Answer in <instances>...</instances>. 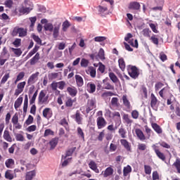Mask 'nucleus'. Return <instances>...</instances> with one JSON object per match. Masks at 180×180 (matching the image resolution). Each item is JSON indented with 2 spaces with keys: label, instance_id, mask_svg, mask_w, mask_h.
<instances>
[{
  "label": "nucleus",
  "instance_id": "52",
  "mask_svg": "<svg viewBox=\"0 0 180 180\" xmlns=\"http://www.w3.org/2000/svg\"><path fill=\"white\" fill-rule=\"evenodd\" d=\"M98 56L99 58L102 60H105V51L103 50V49H100Z\"/></svg>",
  "mask_w": 180,
  "mask_h": 180
},
{
  "label": "nucleus",
  "instance_id": "40",
  "mask_svg": "<svg viewBox=\"0 0 180 180\" xmlns=\"http://www.w3.org/2000/svg\"><path fill=\"white\" fill-rule=\"evenodd\" d=\"M109 77H110V79H111V81L112 82H114V84H116V82H117L119 81L117 76H116V75H115V73H113V72H110Z\"/></svg>",
  "mask_w": 180,
  "mask_h": 180
},
{
  "label": "nucleus",
  "instance_id": "33",
  "mask_svg": "<svg viewBox=\"0 0 180 180\" xmlns=\"http://www.w3.org/2000/svg\"><path fill=\"white\" fill-rule=\"evenodd\" d=\"M5 178L6 179H13V178H15V175L12 173V171L11 170H7L5 173Z\"/></svg>",
  "mask_w": 180,
  "mask_h": 180
},
{
  "label": "nucleus",
  "instance_id": "49",
  "mask_svg": "<svg viewBox=\"0 0 180 180\" xmlns=\"http://www.w3.org/2000/svg\"><path fill=\"white\" fill-rule=\"evenodd\" d=\"M11 50L15 56L18 57H20V56H22V50L20 49H15V48H11Z\"/></svg>",
  "mask_w": 180,
  "mask_h": 180
},
{
  "label": "nucleus",
  "instance_id": "43",
  "mask_svg": "<svg viewBox=\"0 0 180 180\" xmlns=\"http://www.w3.org/2000/svg\"><path fill=\"white\" fill-rule=\"evenodd\" d=\"M81 67H83L84 68H86L89 65V60L86 58H82L80 62Z\"/></svg>",
  "mask_w": 180,
  "mask_h": 180
},
{
  "label": "nucleus",
  "instance_id": "41",
  "mask_svg": "<svg viewBox=\"0 0 180 180\" xmlns=\"http://www.w3.org/2000/svg\"><path fill=\"white\" fill-rule=\"evenodd\" d=\"M112 117L118 122V123H120L122 122V117H120V112H114L112 113Z\"/></svg>",
  "mask_w": 180,
  "mask_h": 180
},
{
  "label": "nucleus",
  "instance_id": "61",
  "mask_svg": "<svg viewBox=\"0 0 180 180\" xmlns=\"http://www.w3.org/2000/svg\"><path fill=\"white\" fill-rule=\"evenodd\" d=\"M33 123V116L29 115L27 120L25 121V124L29 126V124H32Z\"/></svg>",
  "mask_w": 180,
  "mask_h": 180
},
{
  "label": "nucleus",
  "instance_id": "39",
  "mask_svg": "<svg viewBox=\"0 0 180 180\" xmlns=\"http://www.w3.org/2000/svg\"><path fill=\"white\" fill-rule=\"evenodd\" d=\"M130 172H131V167L130 165H127V167H124V169H123L124 176H127V175H129Z\"/></svg>",
  "mask_w": 180,
  "mask_h": 180
},
{
  "label": "nucleus",
  "instance_id": "21",
  "mask_svg": "<svg viewBox=\"0 0 180 180\" xmlns=\"http://www.w3.org/2000/svg\"><path fill=\"white\" fill-rule=\"evenodd\" d=\"M39 60H40V53H37L35 56L32 59H30V65H34V64H37Z\"/></svg>",
  "mask_w": 180,
  "mask_h": 180
},
{
  "label": "nucleus",
  "instance_id": "2",
  "mask_svg": "<svg viewBox=\"0 0 180 180\" xmlns=\"http://www.w3.org/2000/svg\"><path fill=\"white\" fill-rule=\"evenodd\" d=\"M33 10V4L30 1H25V6L20 8V13H29L30 11Z\"/></svg>",
  "mask_w": 180,
  "mask_h": 180
},
{
  "label": "nucleus",
  "instance_id": "20",
  "mask_svg": "<svg viewBox=\"0 0 180 180\" xmlns=\"http://www.w3.org/2000/svg\"><path fill=\"white\" fill-rule=\"evenodd\" d=\"M22 102H23V97L20 96L18 98H17V100L15 101V103H14V108L16 110H18V109L20 108Z\"/></svg>",
  "mask_w": 180,
  "mask_h": 180
},
{
  "label": "nucleus",
  "instance_id": "60",
  "mask_svg": "<svg viewBox=\"0 0 180 180\" xmlns=\"http://www.w3.org/2000/svg\"><path fill=\"white\" fill-rule=\"evenodd\" d=\"M174 105H176V111L175 113L177 116L180 117V108H179V103H174Z\"/></svg>",
  "mask_w": 180,
  "mask_h": 180
},
{
  "label": "nucleus",
  "instance_id": "46",
  "mask_svg": "<svg viewBox=\"0 0 180 180\" xmlns=\"http://www.w3.org/2000/svg\"><path fill=\"white\" fill-rule=\"evenodd\" d=\"M129 44H130L131 46H132V47H135L136 49H137L139 47V41H137V39L135 40H129L128 41Z\"/></svg>",
  "mask_w": 180,
  "mask_h": 180
},
{
  "label": "nucleus",
  "instance_id": "28",
  "mask_svg": "<svg viewBox=\"0 0 180 180\" xmlns=\"http://www.w3.org/2000/svg\"><path fill=\"white\" fill-rule=\"evenodd\" d=\"M141 34H143L144 37H148L150 39L151 37V30L148 28H145L141 31Z\"/></svg>",
  "mask_w": 180,
  "mask_h": 180
},
{
  "label": "nucleus",
  "instance_id": "64",
  "mask_svg": "<svg viewBox=\"0 0 180 180\" xmlns=\"http://www.w3.org/2000/svg\"><path fill=\"white\" fill-rule=\"evenodd\" d=\"M139 111L136 110L131 112V117H133V119H139Z\"/></svg>",
  "mask_w": 180,
  "mask_h": 180
},
{
  "label": "nucleus",
  "instance_id": "11",
  "mask_svg": "<svg viewBox=\"0 0 180 180\" xmlns=\"http://www.w3.org/2000/svg\"><path fill=\"white\" fill-rule=\"evenodd\" d=\"M61 27V22L56 23L53 29V37L57 39L60 34V28Z\"/></svg>",
  "mask_w": 180,
  "mask_h": 180
},
{
  "label": "nucleus",
  "instance_id": "54",
  "mask_svg": "<svg viewBox=\"0 0 180 180\" xmlns=\"http://www.w3.org/2000/svg\"><path fill=\"white\" fill-rule=\"evenodd\" d=\"M15 140H17V141H25V137H23V135L21 134H16Z\"/></svg>",
  "mask_w": 180,
  "mask_h": 180
},
{
  "label": "nucleus",
  "instance_id": "8",
  "mask_svg": "<svg viewBox=\"0 0 180 180\" xmlns=\"http://www.w3.org/2000/svg\"><path fill=\"white\" fill-rule=\"evenodd\" d=\"M98 11L101 16H106V15H109V10L108 9V6L102 5V3L101 6H98Z\"/></svg>",
  "mask_w": 180,
  "mask_h": 180
},
{
  "label": "nucleus",
  "instance_id": "48",
  "mask_svg": "<svg viewBox=\"0 0 180 180\" xmlns=\"http://www.w3.org/2000/svg\"><path fill=\"white\" fill-rule=\"evenodd\" d=\"M48 78L49 79H51V80L56 79V78H58V73L57 72L49 73L48 75Z\"/></svg>",
  "mask_w": 180,
  "mask_h": 180
},
{
  "label": "nucleus",
  "instance_id": "59",
  "mask_svg": "<svg viewBox=\"0 0 180 180\" xmlns=\"http://www.w3.org/2000/svg\"><path fill=\"white\" fill-rule=\"evenodd\" d=\"M149 26L154 33H158V30H157V25L155 24L149 23Z\"/></svg>",
  "mask_w": 180,
  "mask_h": 180
},
{
  "label": "nucleus",
  "instance_id": "29",
  "mask_svg": "<svg viewBox=\"0 0 180 180\" xmlns=\"http://www.w3.org/2000/svg\"><path fill=\"white\" fill-rule=\"evenodd\" d=\"M152 127L158 134H161L162 133V129H161V127L157 124V123L152 124Z\"/></svg>",
  "mask_w": 180,
  "mask_h": 180
},
{
  "label": "nucleus",
  "instance_id": "50",
  "mask_svg": "<svg viewBox=\"0 0 180 180\" xmlns=\"http://www.w3.org/2000/svg\"><path fill=\"white\" fill-rule=\"evenodd\" d=\"M6 8H12L13 6V0H6L4 2Z\"/></svg>",
  "mask_w": 180,
  "mask_h": 180
},
{
  "label": "nucleus",
  "instance_id": "4",
  "mask_svg": "<svg viewBox=\"0 0 180 180\" xmlns=\"http://www.w3.org/2000/svg\"><path fill=\"white\" fill-rule=\"evenodd\" d=\"M96 108V100L95 98H91L88 101L86 112L89 113L91 110H93Z\"/></svg>",
  "mask_w": 180,
  "mask_h": 180
},
{
  "label": "nucleus",
  "instance_id": "63",
  "mask_svg": "<svg viewBox=\"0 0 180 180\" xmlns=\"http://www.w3.org/2000/svg\"><path fill=\"white\" fill-rule=\"evenodd\" d=\"M72 103H74V101L71 98H68L66 102H65V105L68 108H71L72 106Z\"/></svg>",
  "mask_w": 180,
  "mask_h": 180
},
{
  "label": "nucleus",
  "instance_id": "6",
  "mask_svg": "<svg viewBox=\"0 0 180 180\" xmlns=\"http://www.w3.org/2000/svg\"><path fill=\"white\" fill-rule=\"evenodd\" d=\"M26 86V82H21L17 84V89L15 90L14 95L15 96H19Z\"/></svg>",
  "mask_w": 180,
  "mask_h": 180
},
{
  "label": "nucleus",
  "instance_id": "22",
  "mask_svg": "<svg viewBox=\"0 0 180 180\" xmlns=\"http://www.w3.org/2000/svg\"><path fill=\"white\" fill-rule=\"evenodd\" d=\"M129 8L139 11V9H140V3L136 1L131 2L129 4Z\"/></svg>",
  "mask_w": 180,
  "mask_h": 180
},
{
  "label": "nucleus",
  "instance_id": "15",
  "mask_svg": "<svg viewBox=\"0 0 180 180\" xmlns=\"http://www.w3.org/2000/svg\"><path fill=\"white\" fill-rule=\"evenodd\" d=\"M67 92L69 94L70 96H77L78 94V90L75 86H69L67 88Z\"/></svg>",
  "mask_w": 180,
  "mask_h": 180
},
{
  "label": "nucleus",
  "instance_id": "19",
  "mask_svg": "<svg viewBox=\"0 0 180 180\" xmlns=\"http://www.w3.org/2000/svg\"><path fill=\"white\" fill-rule=\"evenodd\" d=\"M77 148H71L69 149L67 152L66 154L62 155V160H65L66 158H68V157H71L72 155V153L75 151Z\"/></svg>",
  "mask_w": 180,
  "mask_h": 180
},
{
  "label": "nucleus",
  "instance_id": "34",
  "mask_svg": "<svg viewBox=\"0 0 180 180\" xmlns=\"http://www.w3.org/2000/svg\"><path fill=\"white\" fill-rule=\"evenodd\" d=\"M23 78H25V72H20L17 75L16 79L15 80L14 83L18 84V82H19V81H22V79H23Z\"/></svg>",
  "mask_w": 180,
  "mask_h": 180
},
{
  "label": "nucleus",
  "instance_id": "10",
  "mask_svg": "<svg viewBox=\"0 0 180 180\" xmlns=\"http://www.w3.org/2000/svg\"><path fill=\"white\" fill-rule=\"evenodd\" d=\"M47 99H49V96H46L44 90H41L39 94V103L43 105V103H46V102H47Z\"/></svg>",
  "mask_w": 180,
  "mask_h": 180
},
{
  "label": "nucleus",
  "instance_id": "37",
  "mask_svg": "<svg viewBox=\"0 0 180 180\" xmlns=\"http://www.w3.org/2000/svg\"><path fill=\"white\" fill-rule=\"evenodd\" d=\"M5 165L7 168H12L15 165V160H13V159H8L6 160Z\"/></svg>",
  "mask_w": 180,
  "mask_h": 180
},
{
  "label": "nucleus",
  "instance_id": "47",
  "mask_svg": "<svg viewBox=\"0 0 180 180\" xmlns=\"http://www.w3.org/2000/svg\"><path fill=\"white\" fill-rule=\"evenodd\" d=\"M68 27H70V22L68 20L63 22L62 25L63 32H65L66 30H68Z\"/></svg>",
  "mask_w": 180,
  "mask_h": 180
},
{
  "label": "nucleus",
  "instance_id": "45",
  "mask_svg": "<svg viewBox=\"0 0 180 180\" xmlns=\"http://www.w3.org/2000/svg\"><path fill=\"white\" fill-rule=\"evenodd\" d=\"M53 28H54V26H53V24H51V22H48L44 25L45 30L48 32H53Z\"/></svg>",
  "mask_w": 180,
  "mask_h": 180
},
{
  "label": "nucleus",
  "instance_id": "30",
  "mask_svg": "<svg viewBox=\"0 0 180 180\" xmlns=\"http://www.w3.org/2000/svg\"><path fill=\"white\" fill-rule=\"evenodd\" d=\"M120 143H121L122 146H123L127 151H130V144H129V141H127V140L121 139Z\"/></svg>",
  "mask_w": 180,
  "mask_h": 180
},
{
  "label": "nucleus",
  "instance_id": "9",
  "mask_svg": "<svg viewBox=\"0 0 180 180\" xmlns=\"http://www.w3.org/2000/svg\"><path fill=\"white\" fill-rule=\"evenodd\" d=\"M39 75H40V72H37L35 73H33L31 76H30L27 80L28 85H33V84H34L36 81H37Z\"/></svg>",
  "mask_w": 180,
  "mask_h": 180
},
{
  "label": "nucleus",
  "instance_id": "55",
  "mask_svg": "<svg viewBox=\"0 0 180 180\" xmlns=\"http://www.w3.org/2000/svg\"><path fill=\"white\" fill-rule=\"evenodd\" d=\"M105 65L102 64L101 62L98 63V71L101 72V74H103L105 72Z\"/></svg>",
  "mask_w": 180,
  "mask_h": 180
},
{
  "label": "nucleus",
  "instance_id": "31",
  "mask_svg": "<svg viewBox=\"0 0 180 180\" xmlns=\"http://www.w3.org/2000/svg\"><path fill=\"white\" fill-rule=\"evenodd\" d=\"M122 102L124 105L127 108V109H130V101H129V99H127V96H122Z\"/></svg>",
  "mask_w": 180,
  "mask_h": 180
},
{
  "label": "nucleus",
  "instance_id": "51",
  "mask_svg": "<svg viewBox=\"0 0 180 180\" xmlns=\"http://www.w3.org/2000/svg\"><path fill=\"white\" fill-rule=\"evenodd\" d=\"M106 39V37H94V41H96L97 43H102L103 41H105Z\"/></svg>",
  "mask_w": 180,
  "mask_h": 180
},
{
  "label": "nucleus",
  "instance_id": "1",
  "mask_svg": "<svg viewBox=\"0 0 180 180\" xmlns=\"http://www.w3.org/2000/svg\"><path fill=\"white\" fill-rule=\"evenodd\" d=\"M127 71L130 77L133 78L134 79H136V78H139V75H140V72H139V69L136 66L130 65H128Z\"/></svg>",
  "mask_w": 180,
  "mask_h": 180
},
{
  "label": "nucleus",
  "instance_id": "57",
  "mask_svg": "<svg viewBox=\"0 0 180 180\" xmlns=\"http://www.w3.org/2000/svg\"><path fill=\"white\" fill-rule=\"evenodd\" d=\"M53 134H54V131H53L50 129H48L45 130L44 137H47L48 136H53Z\"/></svg>",
  "mask_w": 180,
  "mask_h": 180
},
{
  "label": "nucleus",
  "instance_id": "27",
  "mask_svg": "<svg viewBox=\"0 0 180 180\" xmlns=\"http://www.w3.org/2000/svg\"><path fill=\"white\" fill-rule=\"evenodd\" d=\"M88 72H89L90 77L91 78H95L96 77V69L92 66L89 67Z\"/></svg>",
  "mask_w": 180,
  "mask_h": 180
},
{
  "label": "nucleus",
  "instance_id": "42",
  "mask_svg": "<svg viewBox=\"0 0 180 180\" xmlns=\"http://www.w3.org/2000/svg\"><path fill=\"white\" fill-rule=\"evenodd\" d=\"M118 133L120 136L122 137V139H126V137H127V136L126 135L127 131L126 129H124V128H120L118 130Z\"/></svg>",
  "mask_w": 180,
  "mask_h": 180
},
{
  "label": "nucleus",
  "instance_id": "7",
  "mask_svg": "<svg viewBox=\"0 0 180 180\" xmlns=\"http://www.w3.org/2000/svg\"><path fill=\"white\" fill-rule=\"evenodd\" d=\"M152 148H153V150H154L157 157H158L160 158V160H162V161L165 160V158H166L165 155H164L163 153L160 151V149L158 148V146H157V145H155V144L153 145Z\"/></svg>",
  "mask_w": 180,
  "mask_h": 180
},
{
  "label": "nucleus",
  "instance_id": "38",
  "mask_svg": "<svg viewBox=\"0 0 180 180\" xmlns=\"http://www.w3.org/2000/svg\"><path fill=\"white\" fill-rule=\"evenodd\" d=\"M118 64L122 71H124V68H126V63H124V60L123 58H120L118 60Z\"/></svg>",
  "mask_w": 180,
  "mask_h": 180
},
{
  "label": "nucleus",
  "instance_id": "23",
  "mask_svg": "<svg viewBox=\"0 0 180 180\" xmlns=\"http://www.w3.org/2000/svg\"><path fill=\"white\" fill-rule=\"evenodd\" d=\"M75 80L77 86H82V85H84V79H82V77H81L79 75H75Z\"/></svg>",
  "mask_w": 180,
  "mask_h": 180
},
{
  "label": "nucleus",
  "instance_id": "53",
  "mask_svg": "<svg viewBox=\"0 0 180 180\" xmlns=\"http://www.w3.org/2000/svg\"><path fill=\"white\" fill-rule=\"evenodd\" d=\"M77 134L79 137H81V139H82L83 140L84 139H85L84 131H82V129H81V127L77 128Z\"/></svg>",
  "mask_w": 180,
  "mask_h": 180
},
{
  "label": "nucleus",
  "instance_id": "17",
  "mask_svg": "<svg viewBox=\"0 0 180 180\" xmlns=\"http://www.w3.org/2000/svg\"><path fill=\"white\" fill-rule=\"evenodd\" d=\"M89 167L92 171H94L96 174H99V169H98V165L94 160H91L89 163Z\"/></svg>",
  "mask_w": 180,
  "mask_h": 180
},
{
  "label": "nucleus",
  "instance_id": "24",
  "mask_svg": "<svg viewBox=\"0 0 180 180\" xmlns=\"http://www.w3.org/2000/svg\"><path fill=\"white\" fill-rule=\"evenodd\" d=\"M34 176H36V171L32 170L31 172H27L26 176H25V179L26 180H32V179H33V178H34Z\"/></svg>",
  "mask_w": 180,
  "mask_h": 180
},
{
  "label": "nucleus",
  "instance_id": "36",
  "mask_svg": "<svg viewBox=\"0 0 180 180\" xmlns=\"http://www.w3.org/2000/svg\"><path fill=\"white\" fill-rule=\"evenodd\" d=\"M75 122H77L78 124H81V123H82V117H81V113L78 111L76 112L75 114Z\"/></svg>",
  "mask_w": 180,
  "mask_h": 180
},
{
  "label": "nucleus",
  "instance_id": "56",
  "mask_svg": "<svg viewBox=\"0 0 180 180\" xmlns=\"http://www.w3.org/2000/svg\"><path fill=\"white\" fill-rule=\"evenodd\" d=\"M62 160H64L62 162V167H67L68 165V163L71 162V158H67L66 159Z\"/></svg>",
  "mask_w": 180,
  "mask_h": 180
},
{
  "label": "nucleus",
  "instance_id": "14",
  "mask_svg": "<svg viewBox=\"0 0 180 180\" xmlns=\"http://www.w3.org/2000/svg\"><path fill=\"white\" fill-rule=\"evenodd\" d=\"M42 115L45 119H51L53 116V110H51V108H46L44 109Z\"/></svg>",
  "mask_w": 180,
  "mask_h": 180
},
{
  "label": "nucleus",
  "instance_id": "62",
  "mask_svg": "<svg viewBox=\"0 0 180 180\" xmlns=\"http://www.w3.org/2000/svg\"><path fill=\"white\" fill-rule=\"evenodd\" d=\"M32 39L34 40V41H36V43H37V44L41 45V39L40 37H39V36L33 35Z\"/></svg>",
  "mask_w": 180,
  "mask_h": 180
},
{
  "label": "nucleus",
  "instance_id": "5",
  "mask_svg": "<svg viewBox=\"0 0 180 180\" xmlns=\"http://www.w3.org/2000/svg\"><path fill=\"white\" fill-rule=\"evenodd\" d=\"M19 36V37H25L27 34V31L24 28H15L13 31V36Z\"/></svg>",
  "mask_w": 180,
  "mask_h": 180
},
{
  "label": "nucleus",
  "instance_id": "16",
  "mask_svg": "<svg viewBox=\"0 0 180 180\" xmlns=\"http://www.w3.org/2000/svg\"><path fill=\"white\" fill-rule=\"evenodd\" d=\"M86 91H88L89 94H94V92L96 91V85L92 82H89L86 84Z\"/></svg>",
  "mask_w": 180,
  "mask_h": 180
},
{
  "label": "nucleus",
  "instance_id": "3",
  "mask_svg": "<svg viewBox=\"0 0 180 180\" xmlns=\"http://www.w3.org/2000/svg\"><path fill=\"white\" fill-rule=\"evenodd\" d=\"M65 82L64 81H60L58 82H53L51 84V86L52 88V91H57V88H58V89H60V91H63V89H64V88H65Z\"/></svg>",
  "mask_w": 180,
  "mask_h": 180
},
{
  "label": "nucleus",
  "instance_id": "25",
  "mask_svg": "<svg viewBox=\"0 0 180 180\" xmlns=\"http://www.w3.org/2000/svg\"><path fill=\"white\" fill-rule=\"evenodd\" d=\"M124 123H127L128 125L131 126V123H133V120L130 119V116L128 114H124L122 117Z\"/></svg>",
  "mask_w": 180,
  "mask_h": 180
},
{
  "label": "nucleus",
  "instance_id": "44",
  "mask_svg": "<svg viewBox=\"0 0 180 180\" xmlns=\"http://www.w3.org/2000/svg\"><path fill=\"white\" fill-rule=\"evenodd\" d=\"M11 77V75L9 73H6L1 80V85H4V84L6 83V81H8V79H9V78Z\"/></svg>",
  "mask_w": 180,
  "mask_h": 180
},
{
  "label": "nucleus",
  "instance_id": "32",
  "mask_svg": "<svg viewBox=\"0 0 180 180\" xmlns=\"http://www.w3.org/2000/svg\"><path fill=\"white\" fill-rule=\"evenodd\" d=\"M150 96H151L150 106L151 108H154V106L157 105V102H158V100L157 99V97H155V95H154V94H152Z\"/></svg>",
  "mask_w": 180,
  "mask_h": 180
},
{
  "label": "nucleus",
  "instance_id": "58",
  "mask_svg": "<svg viewBox=\"0 0 180 180\" xmlns=\"http://www.w3.org/2000/svg\"><path fill=\"white\" fill-rule=\"evenodd\" d=\"M145 174L150 175L151 174V167L149 165H144Z\"/></svg>",
  "mask_w": 180,
  "mask_h": 180
},
{
  "label": "nucleus",
  "instance_id": "26",
  "mask_svg": "<svg viewBox=\"0 0 180 180\" xmlns=\"http://www.w3.org/2000/svg\"><path fill=\"white\" fill-rule=\"evenodd\" d=\"M3 137L4 140H6V141L12 143V137L11 136V134H9V131L5 130L4 132Z\"/></svg>",
  "mask_w": 180,
  "mask_h": 180
},
{
  "label": "nucleus",
  "instance_id": "35",
  "mask_svg": "<svg viewBox=\"0 0 180 180\" xmlns=\"http://www.w3.org/2000/svg\"><path fill=\"white\" fill-rule=\"evenodd\" d=\"M173 166L176 168L177 172L180 174V158H177Z\"/></svg>",
  "mask_w": 180,
  "mask_h": 180
},
{
  "label": "nucleus",
  "instance_id": "13",
  "mask_svg": "<svg viewBox=\"0 0 180 180\" xmlns=\"http://www.w3.org/2000/svg\"><path fill=\"white\" fill-rule=\"evenodd\" d=\"M113 172H115V170L112 167H107L105 171H103L101 174L104 178H108V176H112L113 175Z\"/></svg>",
  "mask_w": 180,
  "mask_h": 180
},
{
  "label": "nucleus",
  "instance_id": "18",
  "mask_svg": "<svg viewBox=\"0 0 180 180\" xmlns=\"http://www.w3.org/2000/svg\"><path fill=\"white\" fill-rule=\"evenodd\" d=\"M135 133L139 140H141V141H144V140H146V136H144L143 131H141L140 129H136Z\"/></svg>",
  "mask_w": 180,
  "mask_h": 180
},
{
  "label": "nucleus",
  "instance_id": "12",
  "mask_svg": "<svg viewBox=\"0 0 180 180\" xmlns=\"http://www.w3.org/2000/svg\"><path fill=\"white\" fill-rule=\"evenodd\" d=\"M96 122H97V127L99 129H103V127H105L106 124H108V122H106V120H105V118H103V117H98L97 118Z\"/></svg>",
  "mask_w": 180,
  "mask_h": 180
}]
</instances>
